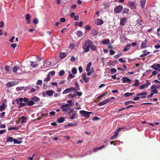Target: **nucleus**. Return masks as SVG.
Wrapping results in <instances>:
<instances>
[{
  "label": "nucleus",
  "mask_w": 160,
  "mask_h": 160,
  "mask_svg": "<svg viewBox=\"0 0 160 160\" xmlns=\"http://www.w3.org/2000/svg\"><path fill=\"white\" fill-rule=\"evenodd\" d=\"M93 44V42L91 40L86 41L83 44L82 48L85 52H88L89 51L90 46Z\"/></svg>",
  "instance_id": "f257e3e1"
},
{
  "label": "nucleus",
  "mask_w": 160,
  "mask_h": 160,
  "mask_svg": "<svg viewBox=\"0 0 160 160\" xmlns=\"http://www.w3.org/2000/svg\"><path fill=\"white\" fill-rule=\"evenodd\" d=\"M54 92V91L53 90H48L45 92H43L42 95L44 97H46L47 96L50 97L52 96Z\"/></svg>",
  "instance_id": "f03ea898"
},
{
  "label": "nucleus",
  "mask_w": 160,
  "mask_h": 160,
  "mask_svg": "<svg viewBox=\"0 0 160 160\" xmlns=\"http://www.w3.org/2000/svg\"><path fill=\"white\" fill-rule=\"evenodd\" d=\"M92 113V112H88L84 110H81L79 111V113L82 117H85L88 118L90 117V114Z\"/></svg>",
  "instance_id": "7ed1b4c3"
},
{
  "label": "nucleus",
  "mask_w": 160,
  "mask_h": 160,
  "mask_svg": "<svg viewBox=\"0 0 160 160\" xmlns=\"http://www.w3.org/2000/svg\"><path fill=\"white\" fill-rule=\"evenodd\" d=\"M71 106L70 104H66L61 106V108L63 112H68L69 109L70 108L69 107Z\"/></svg>",
  "instance_id": "20e7f679"
},
{
  "label": "nucleus",
  "mask_w": 160,
  "mask_h": 160,
  "mask_svg": "<svg viewBox=\"0 0 160 160\" xmlns=\"http://www.w3.org/2000/svg\"><path fill=\"white\" fill-rule=\"evenodd\" d=\"M142 21L141 19H138L135 22V26L139 28L142 27Z\"/></svg>",
  "instance_id": "39448f33"
},
{
  "label": "nucleus",
  "mask_w": 160,
  "mask_h": 160,
  "mask_svg": "<svg viewBox=\"0 0 160 160\" xmlns=\"http://www.w3.org/2000/svg\"><path fill=\"white\" fill-rule=\"evenodd\" d=\"M123 9V7L121 5H119L116 7L114 9V12L116 13H118L121 12Z\"/></svg>",
  "instance_id": "423d86ee"
},
{
  "label": "nucleus",
  "mask_w": 160,
  "mask_h": 160,
  "mask_svg": "<svg viewBox=\"0 0 160 160\" xmlns=\"http://www.w3.org/2000/svg\"><path fill=\"white\" fill-rule=\"evenodd\" d=\"M75 88H70L66 89L62 92L63 94H66L70 92L71 91H74L76 92Z\"/></svg>",
  "instance_id": "0eeeda50"
},
{
  "label": "nucleus",
  "mask_w": 160,
  "mask_h": 160,
  "mask_svg": "<svg viewBox=\"0 0 160 160\" xmlns=\"http://www.w3.org/2000/svg\"><path fill=\"white\" fill-rule=\"evenodd\" d=\"M18 83V82H10L7 83L6 84V85L7 87L9 88L17 84Z\"/></svg>",
  "instance_id": "6e6552de"
},
{
  "label": "nucleus",
  "mask_w": 160,
  "mask_h": 160,
  "mask_svg": "<svg viewBox=\"0 0 160 160\" xmlns=\"http://www.w3.org/2000/svg\"><path fill=\"white\" fill-rule=\"evenodd\" d=\"M128 4L129 7H130L132 9H136V7L135 5V2H134L128 1Z\"/></svg>",
  "instance_id": "1a4fd4ad"
},
{
  "label": "nucleus",
  "mask_w": 160,
  "mask_h": 160,
  "mask_svg": "<svg viewBox=\"0 0 160 160\" xmlns=\"http://www.w3.org/2000/svg\"><path fill=\"white\" fill-rule=\"evenodd\" d=\"M148 41L146 39L145 41H143L141 43V48H147L148 47Z\"/></svg>",
  "instance_id": "9d476101"
},
{
  "label": "nucleus",
  "mask_w": 160,
  "mask_h": 160,
  "mask_svg": "<svg viewBox=\"0 0 160 160\" xmlns=\"http://www.w3.org/2000/svg\"><path fill=\"white\" fill-rule=\"evenodd\" d=\"M148 81L147 80L146 82H147V83L144 84L140 86L139 88L141 89H143L145 88H148V86L150 85L151 83L150 82H148Z\"/></svg>",
  "instance_id": "9b49d317"
},
{
  "label": "nucleus",
  "mask_w": 160,
  "mask_h": 160,
  "mask_svg": "<svg viewBox=\"0 0 160 160\" xmlns=\"http://www.w3.org/2000/svg\"><path fill=\"white\" fill-rule=\"evenodd\" d=\"M110 101V100H107V99H105L100 102H99L98 105V106H101L102 105H104L106 103H108Z\"/></svg>",
  "instance_id": "f8f14e48"
},
{
  "label": "nucleus",
  "mask_w": 160,
  "mask_h": 160,
  "mask_svg": "<svg viewBox=\"0 0 160 160\" xmlns=\"http://www.w3.org/2000/svg\"><path fill=\"white\" fill-rule=\"evenodd\" d=\"M103 23V21L101 19H97L95 21V23L98 25H102Z\"/></svg>",
  "instance_id": "ddd939ff"
},
{
  "label": "nucleus",
  "mask_w": 160,
  "mask_h": 160,
  "mask_svg": "<svg viewBox=\"0 0 160 160\" xmlns=\"http://www.w3.org/2000/svg\"><path fill=\"white\" fill-rule=\"evenodd\" d=\"M122 82L124 83L130 82L131 81V80L128 77H123L122 79Z\"/></svg>",
  "instance_id": "4468645a"
},
{
  "label": "nucleus",
  "mask_w": 160,
  "mask_h": 160,
  "mask_svg": "<svg viewBox=\"0 0 160 160\" xmlns=\"http://www.w3.org/2000/svg\"><path fill=\"white\" fill-rule=\"evenodd\" d=\"M127 19L125 18H122L120 20V24L121 25L123 26L125 24V23L127 22Z\"/></svg>",
  "instance_id": "2eb2a0df"
},
{
  "label": "nucleus",
  "mask_w": 160,
  "mask_h": 160,
  "mask_svg": "<svg viewBox=\"0 0 160 160\" xmlns=\"http://www.w3.org/2000/svg\"><path fill=\"white\" fill-rule=\"evenodd\" d=\"M67 56L65 53L60 52L59 54V57L61 59H62L65 58Z\"/></svg>",
  "instance_id": "dca6fc26"
},
{
  "label": "nucleus",
  "mask_w": 160,
  "mask_h": 160,
  "mask_svg": "<svg viewBox=\"0 0 160 160\" xmlns=\"http://www.w3.org/2000/svg\"><path fill=\"white\" fill-rule=\"evenodd\" d=\"M146 0H140V6L142 8H143L145 6V4L146 3Z\"/></svg>",
  "instance_id": "f3484780"
},
{
  "label": "nucleus",
  "mask_w": 160,
  "mask_h": 160,
  "mask_svg": "<svg viewBox=\"0 0 160 160\" xmlns=\"http://www.w3.org/2000/svg\"><path fill=\"white\" fill-rule=\"evenodd\" d=\"M21 123L22 124L24 122H26L27 118L26 117L24 116H22L21 117Z\"/></svg>",
  "instance_id": "a211bd4d"
},
{
  "label": "nucleus",
  "mask_w": 160,
  "mask_h": 160,
  "mask_svg": "<svg viewBox=\"0 0 160 160\" xmlns=\"http://www.w3.org/2000/svg\"><path fill=\"white\" fill-rule=\"evenodd\" d=\"M92 64L91 62H90L88 63V64L87 65V68H86V71L87 72H89L90 70V67L92 66Z\"/></svg>",
  "instance_id": "6ab92c4d"
},
{
  "label": "nucleus",
  "mask_w": 160,
  "mask_h": 160,
  "mask_svg": "<svg viewBox=\"0 0 160 160\" xmlns=\"http://www.w3.org/2000/svg\"><path fill=\"white\" fill-rule=\"evenodd\" d=\"M129 12V9L127 8H124L122 12V13L123 14H128Z\"/></svg>",
  "instance_id": "aec40b11"
},
{
  "label": "nucleus",
  "mask_w": 160,
  "mask_h": 160,
  "mask_svg": "<svg viewBox=\"0 0 160 160\" xmlns=\"http://www.w3.org/2000/svg\"><path fill=\"white\" fill-rule=\"evenodd\" d=\"M30 14H27L26 15V19L27 20V23L28 24L30 23Z\"/></svg>",
  "instance_id": "412c9836"
},
{
  "label": "nucleus",
  "mask_w": 160,
  "mask_h": 160,
  "mask_svg": "<svg viewBox=\"0 0 160 160\" xmlns=\"http://www.w3.org/2000/svg\"><path fill=\"white\" fill-rule=\"evenodd\" d=\"M11 67H9L8 65L6 66L5 67V69L6 71L8 72H9L10 71H11Z\"/></svg>",
  "instance_id": "4be33fe9"
},
{
  "label": "nucleus",
  "mask_w": 160,
  "mask_h": 160,
  "mask_svg": "<svg viewBox=\"0 0 160 160\" xmlns=\"http://www.w3.org/2000/svg\"><path fill=\"white\" fill-rule=\"evenodd\" d=\"M134 94V92L132 93H129V92H127L124 94V96L125 97H128L130 96H132Z\"/></svg>",
  "instance_id": "5701e85b"
},
{
  "label": "nucleus",
  "mask_w": 160,
  "mask_h": 160,
  "mask_svg": "<svg viewBox=\"0 0 160 160\" xmlns=\"http://www.w3.org/2000/svg\"><path fill=\"white\" fill-rule=\"evenodd\" d=\"M109 40L108 39H106L104 40H103L102 42V43L104 45L108 44L109 43Z\"/></svg>",
  "instance_id": "b1692460"
},
{
  "label": "nucleus",
  "mask_w": 160,
  "mask_h": 160,
  "mask_svg": "<svg viewBox=\"0 0 160 160\" xmlns=\"http://www.w3.org/2000/svg\"><path fill=\"white\" fill-rule=\"evenodd\" d=\"M38 65V63L37 62H31L30 66L33 67H35L36 66Z\"/></svg>",
  "instance_id": "393cba45"
},
{
  "label": "nucleus",
  "mask_w": 160,
  "mask_h": 160,
  "mask_svg": "<svg viewBox=\"0 0 160 160\" xmlns=\"http://www.w3.org/2000/svg\"><path fill=\"white\" fill-rule=\"evenodd\" d=\"M76 34L78 36L80 37L83 35V33L82 31H78L76 32Z\"/></svg>",
  "instance_id": "a878e982"
},
{
  "label": "nucleus",
  "mask_w": 160,
  "mask_h": 160,
  "mask_svg": "<svg viewBox=\"0 0 160 160\" xmlns=\"http://www.w3.org/2000/svg\"><path fill=\"white\" fill-rule=\"evenodd\" d=\"M90 48L93 51H96L97 50V47L94 45H91Z\"/></svg>",
  "instance_id": "bb28decb"
},
{
  "label": "nucleus",
  "mask_w": 160,
  "mask_h": 160,
  "mask_svg": "<svg viewBox=\"0 0 160 160\" xmlns=\"http://www.w3.org/2000/svg\"><path fill=\"white\" fill-rule=\"evenodd\" d=\"M130 46L131 45H129V44H128L126 46V47L125 48H124L123 51L125 52L129 50L130 49L129 47H130Z\"/></svg>",
  "instance_id": "cd10ccee"
},
{
  "label": "nucleus",
  "mask_w": 160,
  "mask_h": 160,
  "mask_svg": "<svg viewBox=\"0 0 160 160\" xmlns=\"http://www.w3.org/2000/svg\"><path fill=\"white\" fill-rule=\"evenodd\" d=\"M13 141V139L12 137H8L6 141L7 142H12Z\"/></svg>",
  "instance_id": "c85d7f7f"
},
{
  "label": "nucleus",
  "mask_w": 160,
  "mask_h": 160,
  "mask_svg": "<svg viewBox=\"0 0 160 160\" xmlns=\"http://www.w3.org/2000/svg\"><path fill=\"white\" fill-rule=\"evenodd\" d=\"M32 99L33 101H35L36 102H37L38 101H40V99L36 96H34L33 97Z\"/></svg>",
  "instance_id": "c756f323"
},
{
  "label": "nucleus",
  "mask_w": 160,
  "mask_h": 160,
  "mask_svg": "<svg viewBox=\"0 0 160 160\" xmlns=\"http://www.w3.org/2000/svg\"><path fill=\"white\" fill-rule=\"evenodd\" d=\"M64 121V118L63 117H61L59 118L58 119V123H62V122H63Z\"/></svg>",
  "instance_id": "7c9ffc66"
},
{
  "label": "nucleus",
  "mask_w": 160,
  "mask_h": 160,
  "mask_svg": "<svg viewBox=\"0 0 160 160\" xmlns=\"http://www.w3.org/2000/svg\"><path fill=\"white\" fill-rule=\"evenodd\" d=\"M135 83L133 84V85L134 86L138 87L139 85L140 84L139 82V80L138 79H135Z\"/></svg>",
  "instance_id": "2f4dec72"
},
{
  "label": "nucleus",
  "mask_w": 160,
  "mask_h": 160,
  "mask_svg": "<svg viewBox=\"0 0 160 160\" xmlns=\"http://www.w3.org/2000/svg\"><path fill=\"white\" fill-rule=\"evenodd\" d=\"M77 122H75L74 123H71L67 124V126H77Z\"/></svg>",
  "instance_id": "473e14b6"
},
{
  "label": "nucleus",
  "mask_w": 160,
  "mask_h": 160,
  "mask_svg": "<svg viewBox=\"0 0 160 160\" xmlns=\"http://www.w3.org/2000/svg\"><path fill=\"white\" fill-rule=\"evenodd\" d=\"M27 104L26 103H24L22 102H20V103H19V106L18 107V108L22 107L24 106H26Z\"/></svg>",
  "instance_id": "72a5a7b5"
},
{
  "label": "nucleus",
  "mask_w": 160,
  "mask_h": 160,
  "mask_svg": "<svg viewBox=\"0 0 160 160\" xmlns=\"http://www.w3.org/2000/svg\"><path fill=\"white\" fill-rule=\"evenodd\" d=\"M72 72L73 74H76L77 72V69L75 67L72 68Z\"/></svg>",
  "instance_id": "f704fd0d"
},
{
  "label": "nucleus",
  "mask_w": 160,
  "mask_h": 160,
  "mask_svg": "<svg viewBox=\"0 0 160 160\" xmlns=\"http://www.w3.org/2000/svg\"><path fill=\"white\" fill-rule=\"evenodd\" d=\"M19 127H9L8 128V130L9 131L13 130H17L19 129Z\"/></svg>",
  "instance_id": "c9c22d12"
},
{
  "label": "nucleus",
  "mask_w": 160,
  "mask_h": 160,
  "mask_svg": "<svg viewBox=\"0 0 160 160\" xmlns=\"http://www.w3.org/2000/svg\"><path fill=\"white\" fill-rule=\"evenodd\" d=\"M18 69V67L14 66L12 68V71L14 73H16L17 70Z\"/></svg>",
  "instance_id": "e433bc0d"
},
{
  "label": "nucleus",
  "mask_w": 160,
  "mask_h": 160,
  "mask_svg": "<svg viewBox=\"0 0 160 160\" xmlns=\"http://www.w3.org/2000/svg\"><path fill=\"white\" fill-rule=\"evenodd\" d=\"M50 75L48 74L47 76V78H45L44 80V82H48L50 80Z\"/></svg>",
  "instance_id": "4c0bfd02"
},
{
  "label": "nucleus",
  "mask_w": 160,
  "mask_h": 160,
  "mask_svg": "<svg viewBox=\"0 0 160 160\" xmlns=\"http://www.w3.org/2000/svg\"><path fill=\"white\" fill-rule=\"evenodd\" d=\"M5 109V104L3 103L2 104V105L0 106V111H2L3 110H4Z\"/></svg>",
  "instance_id": "58836bf2"
},
{
  "label": "nucleus",
  "mask_w": 160,
  "mask_h": 160,
  "mask_svg": "<svg viewBox=\"0 0 160 160\" xmlns=\"http://www.w3.org/2000/svg\"><path fill=\"white\" fill-rule=\"evenodd\" d=\"M158 67L157 66V65L154 64L151 66V68H152L156 70H158Z\"/></svg>",
  "instance_id": "ea45409f"
},
{
  "label": "nucleus",
  "mask_w": 160,
  "mask_h": 160,
  "mask_svg": "<svg viewBox=\"0 0 160 160\" xmlns=\"http://www.w3.org/2000/svg\"><path fill=\"white\" fill-rule=\"evenodd\" d=\"M14 143L15 144H20L21 142V141H18L17 139H13Z\"/></svg>",
  "instance_id": "a19ab883"
},
{
  "label": "nucleus",
  "mask_w": 160,
  "mask_h": 160,
  "mask_svg": "<svg viewBox=\"0 0 160 160\" xmlns=\"http://www.w3.org/2000/svg\"><path fill=\"white\" fill-rule=\"evenodd\" d=\"M147 94V92H143L138 94H137V96H142V95H146Z\"/></svg>",
  "instance_id": "79ce46f5"
},
{
  "label": "nucleus",
  "mask_w": 160,
  "mask_h": 160,
  "mask_svg": "<svg viewBox=\"0 0 160 160\" xmlns=\"http://www.w3.org/2000/svg\"><path fill=\"white\" fill-rule=\"evenodd\" d=\"M28 102V106H31L33 105L35 103V102L32 101H30Z\"/></svg>",
  "instance_id": "37998d69"
},
{
  "label": "nucleus",
  "mask_w": 160,
  "mask_h": 160,
  "mask_svg": "<svg viewBox=\"0 0 160 160\" xmlns=\"http://www.w3.org/2000/svg\"><path fill=\"white\" fill-rule=\"evenodd\" d=\"M65 73V72L64 70H62L60 71L59 72V75L60 76H62Z\"/></svg>",
  "instance_id": "c03bdc74"
},
{
  "label": "nucleus",
  "mask_w": 160,
  "mask_h": 160,
  "mask_svg": "<svg viewBox=\"0 0 160 160\" xmlns=\"http://www.w3.org/2000/svg\"><path fill=\"white\" fill-rule=\"evenodd\" d=\"M130 103H135V102H132L131 101H128L125 102L124 104L125 105H127L130 104Z\"/></svg>",
  "instance_id": "a18cd8bd"
},
{
  "label": "nucleus",
  "mask_w": 160,
  "mask_h": 160,
  "mask_svg": "<svg viewBox=\"0 0 160 160\" xmlns=\"http://www.w3.org/2000/svg\"><path fill=\"white\" fill-rule=\"evenodd\" d=\"M33 22L35 24H38V19L36 18L34 19L33 21Z\"/></svg>",
  "instance_id": "49530a36"
},
{
  "label": "nucleus",
  "mask_w": 160,
  "mask_h": 160,
  "mask_svg": "<svg viewBox=\"0 0 160 160\" xmlns=\"http://www.w3.org/2000/svg\"><path fill=\"white\" fill-rule=\"evenodd\" d=\"M110 71L112 74L115 73V72H116L117 71L116 69L115 68L111 69H110Z\"/></svg>",
  "instance_id": "de8ad7c7"
},
{
  "label": "nucleus",
  "mask_w": 160,
  "mask_h": 160,
  "mask_svg": "<svg viewBox=\"0 0 160 160\" xmlns=\"http://www.w3.org/2000/svg\"><path fill=\"white\" fill-rule=\"evenodd\" d=\"M42 81L41 80H39L36 82V84L38 85H41L42 84Z\"/></svg>",
  "instance_id": "09e8293b"
},
{
  "label": "nucleus",
  "mask_w": 160,
  "mask_h": 160,
  "mask_svg": "<svg viewBox=\"0 0 160 160\" xmlns=\"http://www.w3.org/2000/svg\"><path fill=\"white\" fill-rule=\"evenodd\" d=\"M76 95H77L76 94H69V95H68V98H74L76 96Z\"/></svg>",
  "instance_id": "8fccbe9b"
},
{
  "label": "nucleus",
  "mask_w": 160,
  "mask_h": 160,
  "mask_svg": "<svg viewBox=\"0 0 160 160\" xmlns=\"http://www.w3.org/2000/svg\"><path fill=\"white\" fill-rule=\"evenodd\" d=\"M152 93H153L154 94L158 93V91L157 90V89H153L151 91Z\"/></svg>",
  "instance_id": "3c124183"
},
{
  "label": "nucleus",
  "mask_w": 160,
  "mask_h": 160,
  "mask_svg": "<svg viewBox=\"0 0 160 160\" xmlns=\"http://www.w3.org/2000/svg\"><path fill=\"white\" fill-rule=\"evenodd\" d=\"M118 61L122 63H125L126 62V60H123L122 58H121L119 59Z\"/></svg>",
  "instance_id": "603ef678"
},
{
  "label": "nucleus",
  "mask_w": 160,
  "mask_h": 160,
  "mask_svg": "<svg viewBox=\"0 0 160 160\" xmlns=\"http://www.w3.org/2000/svg\"><path fill=\"white\" fill-rule=\"evenodd\" d=\"M105 95V93H102V94H101V95H100L97 98V99H99L100 98H102V97H103Z\"/></svg>",
  "instance_id": "864d4df0"
},
{
  "label": "nucleus",
  "mask_w": 160,
  "mask_h": 160,
  "mask_svg": "<svg viewBox=\"0 0 160 160\" xmlns=\"http://www.w3.org/2000/svg\"><path fill=\"white\" fill-rule=\"evenodd\" d=\"M121 55V54L120 53H118V54L114 56V58L115 59H117Z\"/></svg>",
  "instance_id": "5fc2aeb1"
},
{
  "label": "nucleus",
  "mask_w": 160,
  "mask_h": 160,
  "mask_svg": "<svg viewBox=\"0 0 160 160\" xmlns=\"http://www.w3.org/2000/svg\"><path fill=\"white\" fill-rule=\"evenodd\" d=\"M69 77L70 78L72 79V78H74L75 77V76H74L72 74H71L70 73V72H69Z\"/></svg>",
  "instance_id": "6e6d98bb"
},
{
  "label": "nucleus",
  "mask_w": 160,
  "mask_h": 160,
  "mask_svg": "<svg viewBox=\"0 0 160 160\" xmlns=\"http://www.w3.org/2000/svg\"><path fill=\"white\" fill-rule=\"evenodd\" d=\"M150 53V52H147L146 53H144V54H142V55H141L140 56L141 57H144L146 55H147L148 54H149Z\"/></svg>",
  "instance_id": "4d7b16f0"
},
{
  "label": "nucleus",
  "mask_w": 160,
  "mask_h": 160,
  "mask_svg": "<svg viewBox=\"0 0 160 160\" xmlns=\"http://www.w3.org/2000/svg\"><path fill=\"white\" fill-rule=\"evenodd\" d=\"M91 28L90 26L88 25H87L85 28V29L89 31L90 30Z\"/></svg>",
  "instance_id": "13d9d810"
},
{
  "label": "nucleus",
  "mask_w": 160,
  "mask_h": 160,
  "mask_svg": "<svg viewBox=\"0 0 160 160\" xmlns=\"http://www.w3.org/2000/svg\"><path fill=\"white\" fill-rule=\"evenodd\" d=\"M89 78L88 77L86 78L85 79H84L83 80L84 82L86 83H88L89 82Z\"/></svg>",
  "instance_id": "bf43d9fd"
},
{
  "label": "nucleus",
  "mask_w": 160,
  "mask_h": 160,
  "mask_svg": "<svg viewBox=\"0 0 160 160\" xmlns=\"http://www.w3.org/2000/svg\"><path fill=\"white\" fill-rule=\"evenodd\" d=\"M119 131H120L119 130H118V129L117 131H115L114 134V136H118L119 133Z\"/></svg>",
  "instance_id": "052dcab7"
},
{
  "label": "nucleus",
  "mask_w": 160,
  "mask_h": 160,
  "mask_svg": "<svg viewBox=\"0 0 160 160\" xmlns=\"http://www.w3.org/2000/svg\"><path fill=\"white\" fill-rule=\"evenodd\" d=\"M55 113H55V112L52 111V112H50L49 113L50 115H51V116H54L55 115Z\"/></svg>",
  "instance_id": "680f3d73"
},
{
  "label": "nucleus",
  "mask_w": 160,
  "mask_h": 160,
  "mask_svg": "<svg viewBox=\"0 0 160 160\" xmlns=\"http://www.w3.org/2000/svg\"><path fill=\"white\" fill-rule=\"evenodd\" d=\"M55 71H52L51 72H50L48 74H49L50 75V74H51L52 75H55Z\"/></svg>",
  "instance_id": "e2e57ef3"
},
{
  "label": "nucleus",
  "mask_w": 160,
  "mask_h": 160,
  "mask_svg": "<svg viewBox=\"0 0 160 160\" xmlns=\"http://www.w3.org/2000/svg\"><path fill=\"white\" fill-rule=\"evenodd\" d=\"M74 47V45L72 43L70 44L69 45V48L71 49H73Z\"/></svg>",
  "instance_id": "0e129e2a"
},
{
  "label": "nucleus",
  "mask_w": 160,
  "mask_h": 160,
  "mask_svg": "<svg viewBox=\"0 0 160 160\" xmlns=\"http://www.w3.org/2000/svg\"><path fill=\"white\" fill-rule=\"evenodd\" d=\"M76 115H77L76 114H73L71 117V119H73L75 118Z\"/></svg>",
  "instance_id": "69168bd1"
},
{
  "label": "nucleus",
  "mask_w": 160,
  "mask_h": 160,
  "mask_svg": "<svg viewBox=\"0 0 160 160\" xmlns=\"http://www.w3.org/2000/svg\"><path fill=\"white\" fill-rule=\"evenodd\" d=\"M109 52L111 55H113L115 53V52L114 50L112 49L110 50Z\"/></svg>",
  "instance_id": "338daca9"
},
{
  "label": "nucleus",
  "mask_w": 160,
  "mask_h": 160,
  "mask_svg": "<svg viewBox=\"0 0 160 160\" xmlns=\"http://www.w3.org/2000/svg\"><path fill=\"white\" fill-rule=\"evenodd\" d=\"M23 101L26 103L28 102V99L25 98H23Z\"/></svg>",
  "instance_id": "774afa93"
}]
</instances>
